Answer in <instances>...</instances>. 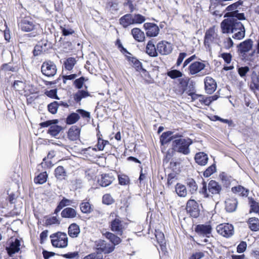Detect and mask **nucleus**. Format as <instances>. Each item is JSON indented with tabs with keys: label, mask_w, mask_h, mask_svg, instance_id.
<instances>
[{
	"label": "nucleus",
	"mask_w": 259,
	"mask_h": 259,
	"mask_svg": "<svg viewBox=\"0 0 259 259\" xmlns=\"http://www.w3.org/2000/svg\"><path fill=\"white\" fill-rule=\"evenodd\" d=\"M222 31L223 33H232V38L240 40L245 36V30L241 22L234 18H228L224 20L221 23Z\"/></svg>",
	"instance_id": "obj_1"
},
{
	"label": "nucleus",
	"mask_w": 259,
	"mask_h": 259,
	"mask_svg": "<svg viewBox=\"0 0 259 259\" xmlns=\"http://www.w3.org/2000/svg\"><path fill=\"white\" fill-rule=\"evenodd\" d=\"M193 143V140L189 138H179L172 142L171 148L175 152L187 155L190 153V146Z\"/></svg>",
	"instance_id": "obj_2"
},
{
	"label": "nucleus",
	"mask_w": 259,
	"mask_h": 259,
	"mask_svg": "<svg viewBox=\"0 0 259 259\" xmlns=\"http://www.w3.org/2000/svg\"><path fill=\"white\" fill-rule=\"evenodd\" d=\"M202 188L199 190V193L203 195L204 198L211 197L210 195L220 194L222 191V186L219 183L214 180H211L208 185L203 180L202 182Z\"/></svg>",
	"instance_id": "obj_3"
},
{
	"label": "nucleus",
	"mask_w": 259,
	"mask_h": 259,
	"mask_svg": "<svg viewBox=\"0 0 259 259\" xmlns=\"http://www.w3.org/2000/svg\"><path fill=\"white\" fill-rule=\"evenodd\" d=\"M18 25L23 31H33L31 35L32 36H35L39 33L38 28H39V25L29 17L22 18L18 23Z\"/></svg>",
	"instance_id": "obj_4"
},
{
	"label": "nucleus",
	"mask_w": 259,
	"mask_h": 259,
	"mask_svg": "<svg viewBox=\"0 0 259 259\" xmlns=\"http://www.w3.org/2000/svg\"><path fill=\"white\" fill-rule=\"evenodd\" d=\"M206 65L202 62L195 61L188 67L189 73L192 75L203 76L209 73V71L205 68Z\"/></svg>",
	"instance_id": "obj_5"
},
{
	"label": "nucleus",
	"mask_w": 259,
	"mask_h": 259,
	"mask_svg": "<svg viewBox=\"0 0 259 259\" xmlns=\"http://www.w3.org/2000/svg\"><path fill=\"white\" fill-rule=\"evenodd\" d=\"M220 38L214 27L208 29L205 34L204 45L208 49L211 48V44H214L220 46Z\"/></svg>",
	"instance_id": "obj_6"
},
{
	"label": "nucleus",
	"mask_w": 259,
	"mask_h": 259,
	"mask_svg": "<svg viewBox=\"0 0 259 259\" xmlns=\"http://www.w3.org/2000/svg\"><path fill=\"white\" fill-rule=\"evenodd\" d=\"M127 225V224L120 217L116 216L115 219L110 221L109 226L112 232L121 236L126 229Z\"/></svg>",
	"instance_id": "obj_7"
},
{
	"label": "nucleus",
	"mask_w": 259,
	"mask_h": 259,
	"mask_svg": "<svg viewBox=\"0 0 259 259\" xmlns=\"http://www.w3.org/2000/svg\"><path fill=\"white\" fill-rule=\"evenodd\" d=\"M51 242L53 246L65 248L68 245V237L65 233L57 232L51 235Z\"/></svg>",
	"instance_id": "obj_8"
},
{
	"label": "nucleus",
	"mask_w": 259,
	"mask_h": 259,
	"mask_svg": "<svg viewBox=\"0 0 259 259\" xmlns=\"http://www.w3.org/2000/svg\"><path fill=\"white\" fill-rule=\"evenodd\" d=\"M58 119L49 120L39 123L41 127H46L50 126L48 131V133L53 137H56L62 130L61 126L56 125L58 123Z\"/></svg>",
	"instance_id": "obj_9"
},
{
	"label": "nucleus",
	"mask_w": 259,
	"mask_h": 259,
	"mask_svg": "<svg viewBox=\"0 0 259 259\" xmlns=\"http://www.w3.org/2000/svg\"><path fill=\"white\" fill-rule=\"evenodd\" d=\"M41 71L44 75L48 77H52L57 72L56 66L53 62L46 61L41 65Z\"/></svg>",
	"instance_id": "obj_10"
},
{
	"label": "nucleus",
	"mask_w": 259,
	"mask_h": 259,
	"mask_svg": "<svg viewBox=\"0 0 259 259\" xmlns=\"http://www.w3.org/2000/svg\"><path fill=\"white\" fill-rule=\"evenodd\" d=\"M218 233L223 237L229 238L234 233V227L230 224H221L216 228Z\"/></svg>",
	"instance_id": "obj_11"
},
{
	"label": "nucleus",
	"mask_w": 259,
	"mask_h": 259,
	"mask_svg": "<svg viewBox=\"0 0 259 259\" xmlns=\"http://www.w3.org/2000/svg\"><path fill=\"white\" fill-rule=\"evenodd\" d=\"M96 249L99 252L107 254L112 252L115 249L113 245L103 240H99L95 242Z\"/></svg>",
	"instance_id": "obj_12"
},
{
	"label": "nucleus",
	"mask_w": 259,
	"mask_h": 259,
	"mask_svg": "<svg viewBox=\"0 0 259 259\" xmlns=\"http://www.w3.org/2000/svg\"><path fill=\"white\" fill-rule=\"evenodd\" d=\"M187 211L191 217L197 218L200 212L198 204L194 199H190L188 201L186 205Z\"/></svg>",
	"instance_id": "obj_13"
},
{
	"label": "nucleus",
	"mask_w": 259,
	"mask_h": 259,
	"mask_svg": "<svg viewBox=\"0 0 259 259\" xmlns=\"http://www.w3.org/2000/svg\"><path fill=\"white\" fill-rule=\"evenodd\" d=\"M212 228L210 225L200 224L195 228V231L200 236L209 237Z\"/></svg>",
	"instance_id": "obj_14"
},
{
	"label": "nucleus",
	"mask_w": 259,
	"mask_h": 259,
	"mask_svg": "<svg viewBox=\"0 0 259 259\" xmlns=\"http://www.w3.org/2000/svg\"><path fill=\"white\" fill-rule=\"evenodd\" d=\"M157 50L161 55H167L171 52L172 46L166 41H161L157 44Z\"/></svg>",
	"instance_id": "obj_15"
},
{
	"label": "nucleus",
	"mask_w": 259,
	"mask_h": 259,
	"mask_svg": "<svg viewBox=\"0 0 259 259\" xmlns=\"http://www.w3.org/2000/svg\"><path fill=\"white\" fill-rule=\"evenodd\" d=\"M144 27L146 30V34L147 36L155 37L159 33V27L155 24L152 23H146L144 24Z\"/></svg>",
	"instance_id": "obj_16"
},
{
	"label": "nucleus",
	"mask_w": 259,
	"mask_h": 259,
	"mask_svg": "<svg viewBox=\"0 0 259 259\" xmlns=\"http://www.w3.org/2000/svg\"><path fill=\"white\" fill-rule=\"evenodd\" d=\"M20 242L17 238H11L9 246L6 247V250L10 255L17 252L20 250Z\"/></svg>",
	"instance_id": "obj_17"
},
{
	"label": "nucleus",
	"mask_w": 259,
	"mask_h": 259,
	"mask_svg": "<svg viewBox=\"0 0 259 259\" xmlns=\"http://www.w3.org/2000/svg\"><path fill=\"white\" fill-rule=\"evenodd\" d=\"M252 47L253 41L251 39H247L239 44L238 51L241 54L244 55L251 50Z\"/></svg>",
	"instance_id": "obj_18"
},
{
	"label": "nucleus",
	"mask_w": 259,
	"mask_h": 259,
	"mask_svg": "<svg viewBox=\"0 0 259 259\" xmlns=\"http://www.w3.org/2000/svg\"><path fill=\"white\" fill-rule=\"evenodd\" d=\"M205 90L207 94L213 93L217 89V83L214 79L209 76H207L204 79Z\"/></svg>",
	"instance_id": "obj_19"
},
{
	"label": "nucleus",
	"mask_w": 259,
	"mask_h": 259,
	"mask_svg": "<svg viewBox=\"0 0 259 259\" xmlns=\"http://www.w3.org/2000/svg\"><path fill=\"white\" fill-rule=\"evenodd\" d=\"M114 178L111 174H103L100 179L98 180L99 184L102 187H107L110 185Z\"/></svg>",
	"instance_id": "obj_20"
},
{
	"label": "nucleus",
	"mask_w": 259,
	"mask_h": 259,
	"mask_svg": "<svg viewBox=\"0 0 259 259\" xmlns=\"http://www.w3.org/2000/svg\"><path fill=\"white\" fill-rule=\"evenodd\" d=\"M51 47V43L49 42L47 40L44 39L38 42L37 45L34 48V55L35 52L36 51H40L41 52H45L48 51Z\"/></svg>",
	"instance_id": "obj_21"
},
{
	"label": "nucleus",
	"mask_w": 259,
	"mask_h": 259,
	"mask_svg": "<svg viewBox=\"0 0 259 259\" xmlns=\"http://www.w3.org/2000/svg\"><path fill=\"white\" fill-rule=\"evenodd\" d=\"M195 160L197 164L201 166H204L207 163L208 158L206 154L200 152L196 154Z\"/></svg>",
	"instance_id": "obj_22"
},
{
	"label": "nucleus",
	"mask_w": 259,
	"mask_h": 259,
	"mask_svg": "<svg viewBox=\"0 0 259 259\" xmlns=\"http://www.w3.org/2000/svg\"><path fill=\"white\" fill-rule=\"evenodd\" d=\"M103 235L113 244L112 245L114 247L119 244L121 241V239L119 237L112 233L106 232L103 233Z\"/></svg>",
	"instance_id": "obj_23"
},
{
	"label": "nucleus",
	"mask_w": 259,
	"mask_h": 259,
	"mask_svg": "<svg viewBox=\"0 0 259 259\" xmlns=\"http://www.w3.org/2000/svg\"><path fill=\"white\" fill-rule=\"evenodd\" d=\"M238 202L236 199L230 198L225 201L226 209L227 211L232 212L236 210Z\"/></svg>",
	"instance_id": "obj_24"
},
{
	"label": "nucleus",
	"mask_w": 259,
	"mask_h": 259,
	"mask_svg": "<svg viewBox=\"0 0 259 259\" xmlns=\"http://www.w3.org/2000/svg\"><path fill=\"white\" fill-rule=\"evenodd\" d=\"M80 129L76 126H72L68 132V138L71 141H75L79 137Z\"/></svg>",
	"instance_id": "obj_25"
},
{
	"label": "nucleus",
	"mask_w": 259,
	"mask_h": 259,
	"mask_svg": "<svg viewBox=\"0 0 259 259\" xmlns=\"http://www.w3.org/2000/svg\"><path fill=\"white\" fill-rule=\"evenodd\" d=\"M120 24L124 28L127 27L131 24H133V15L130 14H127L119 19Z\"/></svg>",
	"instance_id": "obj_26"
},
{
	"label": "nucleus",
	"mask_w": 259,
	"mask_h": 259,
	"mask_svg": "<svg viewBox=\"0 0 259 259\" xmlns=\"http://www.w3.org/2000/svg\"><path fill=\"white\" fill-rule=\"evenodd\" d=\"M80 232L79 226L75 223L71 224L68 227V235L72 238L77 237Z\"/></svg>",
	"instance_id": "obj_27"
},
{
	"label": "nucleus",
	"mask_w": 259,
	"mask_h": 259,
	"mask_svg": "<svg viewBox=\"0 0 259 259\" xmlns=\"http://www.w3.org/2000/svg\"><path fill=\"white\" fill-rule=\"evenodd\" d=\"M132 34L134 38L139 42H142L145 39L144 33L138 28H133L132 30Z\"/></svg>",
	"instance_id": "obj_28"
},
{
	"label": "nucleus",
	"mask_w": 259,
	"mask_h": 259,
	"mask_svg": "<svg viewBox=\"0 0 259 259\" xmlns=\"http://www.w3.org/2000/svg\"><path fill=\"white\" fill-rule=\"evenodd\" d=\"M61 216L65 218H74L76 217V211L71 207H67L64 209L61 213Z\"/></svg>",
	"instance_id": "obj_29"
},
{
	"label": "nucleus",
	"mask_w": 259,
	"mask_h": 259,
	"mask_svg": "<svg viewBox=\"0 0 259 259\" xmlns=\"http://www.w3.org/2000/svg\"><path fill=\"white\" fill-rule=\"evenodd\" d=\"M157 50L156 49L152 40L148 41L146 48V52L151 57H156L157 56Z\"/></svg>",
	"instance_id": "obj_30"
},
{
	"label": "nucleus",
	"mask_w": 259,
	"mask_h": 259,
	"mask_svg": "<svg viewBox=\"0 0 259 259\" xmlns=\"http://www.w3.org/2000/svg\"><path fill=\"white\" fill-rule=\"evenodd\" d=\"M89 93L84 90H79L73 95V99L76 103H79L82 99L89 97Z\"/></svg>",
	"instance_id": "obj_31"
},
{
	"label": "nucleus",
	"mask_w": 259,
	"mask_h": 259,
	"mask_svg": "<svg viewBox=\"0 0 259 259\" xmlns=\"http://www.w3.org/2000/svg\"><path fill=\"white\" fill-rule=\"evenodd\" d=\"M225 17H229V18H234L238 21L245 19L244 14L238 13V11L228 12L225 15Z\"/></svg>",
	"instance_id": "obj_32"
},
{
	"label": "nucleus",
	"mask_w": 259,
	"mask_h": 259,
	"mask_svg": "<svg viewBox=\"0 0 259 259\" xmlns=\"http://www.w3.org/2000/svg\"><path fill=\"white\" fill-rule=\"evenodd\" d=\"M173 132L171 131H167L166 132H164L162 134L160 137V142L162 145H164L171 140V135H172Z\"/></svg>",
	"instance_id": "obj_33"
},
{
	"label": "nucleus",
	"mask_w": 259,
	"mask_h": 259,
	"mask_svg": "<svg viewBox=\"0 0 259 259\" xmlns=\"http://www.w3.org/2000/svg\"><path fill=\"white\" fill-rule=\"evenodd\" d=\"M55 175L58 180H62L66 177V171L62 166H59L55 169Z\"/></svg>",
	"instance_id": "obj_34"
},
{
	"label": "nucleus",
	"mask_w": 259,
	"mask_h": 259,
	"mask_svg": "<svg viewBox=\"0 0 259 259\" xmlns=\"http://www.w3.org/2000/svg\"><path fill=\"white\" fill-rule=\"evenodd\" d=\"M175 191L177 194L182 197H185L187 196V190L185 185L178 183L175 187Z\"/></svg>",
	"instance_id": "obj_35"
},
{
	"label": "nucleus",
	"mask_w": 259,
	"mask_h": 259,
	"mask_svg": "<svg viewBox=\"0 0 259 259\" xmlns=\"http://www.w3.org/2000/svg\"><path fill=\"white\" fill-rule=\"evenodd\" d=\"M249 228L253 231L259 230V220L256 218H251L248 221Z\"/></svg>",
	"instance_id": "obj_36"
},
{
	"label": "nucleus",
	"mask_w": 259,
	"mask_h": 259,
	"mask_svg": "<svg viewBox=\"0 0 259 259\" xmlns=\"http://www.w3.org/2000/svg\"><path fill=\"white\" fill-rule=\"evenodd\" d=\"M232 191L234 193H237L242 196H247L248 194L249 190L245 189L241 186L234 187L232 188Z\"/></svg>",
	"instance_id": "obj_37"
},
{
	"label": "nucleus",
	"mask_w": 259,
	"mask_h": 259,
	"mask_svg": "<svg viewBox=\"0 0 259 259\" xmlns=\"http://www.w3.org/2000/svg\"><path fill=\"white\" fill-rule=\"evenodd\" d=\"M186 184L191 194H194L197 191L198 186L196 182L193 179H188L187 180Z\"/></svg>",
	"instance_id": "obj_38"
},
{
	"label": "nucleus",
	"mask_w": 259,
	"mask_h": 259,
	"mask_svg": "<svg viewBox=\"0 0 259 259\" xmlns=\"http://www.w3.org/2000/svg\"><path fill=\"white\" fill-rule=\"evenodd\" d=\"M47 178L48 174L47 172H42L34 178V182L35 184H43L47 181Z\"/></svg>",
	"instance_id": "obj_39"
},
{
	"label": "nucleus",
	"mask_w": 259,
	"mask_h": 259,
	"mask_svg": "<svg viewBox=\"0 0 259 259\" xmlns=\"http://www.w3.org/2000/svg\"><path fill=\"white\" fill-rule=\"evenodd\" d=\"M80 117L79 114L76 113H72L68 116L66 118V123L68 124H72L77 122Z\"/></svg>",
	"instance_id": "obj_40"
},
{
	"label": "nucleus",
	"mask_w": 259,
	"mask_h": 259,
	"mask_svg": "<svg viewBox=\"0 0 259 259\" xmlns=\"http://www.w3.org/2000/svg\"><path fill=\"white\" fill-rule=\"evenodd\" d=\"M80 208L81 212L84 213H89L92 210L91 205L88 201L81 202L80 204Z\"/></svg>",
	"instance_id": "obj_41"
},
{
	"label": "nucleus",
	"mask_w": 259,
	"mask_h": 259,
	"mask_svg": "<svg viewBox=\"0 0 259 259\" xmlns=\"http://www.w3.org/2000/svg\"><path fill=\"white\" fill-rule=\"evenodd\" d=\"M76 63V60L74 58H68L64 62V67L66 70H71L73 69Z\"/></svg>",
	"instance_id": "obj_42"
},
{
	"label": "nucleus",
	"mask_w": 259,
	"mask_h": 259,
	"mask_svg": "<svg viewBox=\"0 0 259 259\" xmlns=\"http://www.w3.org/2000/svg\"><path fill=\"white\" fill-rule=\"evenodd\" d=\"M167 75L172 79L181 77L183 73L178 70H172L167 72Z\"/></svg>",
	"instance_id": "obj_43"
},
{
	"label": "nucleus",
	"mask_w": 259,
	"mask_h": 259,
	"mask_svg": "<svg viewBox=\"0 0 259 259\" xmlns=\"http://www.w3.org/2000/svg\"><path fill=\"white\" fill-rule=\"evenodd\" d=\"M216 171L215 164H213L209 166L203 172L204 177L207 178L210 176Z\"/></svg>",
	"instance_id": "obj_44"
},
{
	"label": "nucleus",
	"mask_w": 259,
	"mask_h": 259,
	"mask_svg": "<svg viewBox=\"0 0 259 259\" xmlns=\"http://www.w3.org/2000/svg\"><path fill=\"white\" fill-rule=\"evenodd\" d=\"M250 206V212H257L259 211V204L253 199H250L249 201Z\"/></svg>",
	"instance_id": "obj_45"
},
{
	"label": "nucleus",
	"mask_w": 259,
	"mask_h": 259,
	"mask_svg": "<svg viewBox=\"0 0 259 259\" xmlns=\"http://www.w3.org/2000/svg\"><path fill=\"white\" fill-rule=\"evenodd\" d=\"M58 108V101H54L48 106V109L50 112L52 114H55L57 113Z\"/></svg>",
	"instance_id": "obj_46"
},
{
	"label": "nucleus",
	"mask_w": 259,
	"mask_h": 259,
	"mask_svg": "<svg viewBox=\"0 0 259 259\" xmlns=\"http://www.w3.org/2000/svg\"><path fill=\"white\" fill-rule=\"evenodd\" d=\"M242 4L243 2L239 1L228 6L226 8V10L229 11V12L237 11L236 9L238 8L239 6L242 5Z\"/></svg>",
	"instance_id": "obj_47"
},
{
	"label": "nucleus",
	"mask_w": 259,
	"mask_h": 259,
	"mask_svg": "<svg viewBox=\"0 0 259 259\" xmlns=\"http://www.w3.org/2000/svg\"><path fill=\"white\" fill-rule=\"evenodd\" d=\"M118 181L120 185H126L130 183V179L128 176L125 175H118Z\"/></svg>",
	"instance_id": "obj_48"
},
{
	"label": "nucleus",
	"mask_w": 259,
	"mask_h": 259,
	"mask_svg": "<svg viewBox=\"0 0 259 259\" xmlns=\"http://www.w3.org/2000/svg\"><path fill=\"white\" fill-rule=\"evenodd\" d=\"M133 24H141L145 21V17L140 14L133 15Z\"/></svg>",
	"instance_id": "obj_49"
},
{
	"label": "nucleus",
	"mask_w": 259,
	"mask_h": 259,
	"mask_svg": "<svg viewBox=\"0 0 259 259\" xmlns=\"http://www.w3.org/2000/svg\"><path fill=\"white\" fill-rule=\"evenodd\" d=\"M102 201L104 204L110 205L114 202V199L109 194H106L103 195Z\"/></svg>",
	"instance_id": "obj_50"
},
{
	"label": "nucleus",
	"mask_w": 259,
	"mask_h": 259,
	"mask_svg": "<svg viewBox=\"0 0 259 259\" xmlns=\"http://www.w3.org/2000/svg\"><path fill=\"white\" fill-rule=\"evenodd\" d=\"M107 144H109V142L108 141L104 140L102 139L99 138L97 146L99 150L102 151L104 150L105 145Z\"/></svg>",
	"instance_id": "obj_51"
},
{
	"label": "nucleus",
	"mask_w": 259,
	"mask_h": 259,
	"mask_svg": "<svg viewBox=\"0 0 259 259\" xmlns=\"http://www.w3.org/2000/svg\"><path fill=\"white\" fill-rule=\"evenodd\" d=\"M247 247V244L244 241H241L237 247V252L238 253H243L244 252Z\"/></svg>",
	"instance_id": "obj_52"
},
{
	"label": "nucleus",
	"mask_w": 259,
	"mask_h": 259,
	"mask_svg": "<svg viewBox=\"0 0 259 259\" xmlns=\"http://www.w3.org/2000/svg\"><path fill=\"white\" fill-rule=\"evenodd\" d=\"M84 80V77L82 76L79 78L75 79L74 81V84L75 87L78 89L82 88Z\"/></svg>",
	"instance_id": "obj_53"
},
{
	"label": "nucleus",
	"mask_w": 259,
	"mask_h": 259,
	"mask_svg": "<svg viewBox=\"0 0 259 259\" xmlns=\"http://www.w3.org/2000/svg\"><path fill=\"white\" fill-rule=\"evenodd\" d=\"M249 70V68L248 66L241 67L238 69V73L242 77L245 76Z\"/></svg>",
	"instance_id": "obj_54"
},
{
	"label": "nucleus",
	"mask_w": 259,
	"mask_h": 259,
	"mask_svg": "<svg viewBox=\"0 0 259 259\" xmlns=\"http://www.w3.org/2000/svg\"><path fill=\"white\" fill-rule=\"evenodd\" d=\"M233 41L230 37H228L224 40V47L227 49H229L233 46Z\"/></svg>",
	"instance_id": "obj_55"
},
{
	"label": "nucleus",
	"mask_w": 259,
	"mask_h": 259,
	"mask_svg": "<svg viewBox=\"0 0 259 259\" xmlns=\"http://www.w3.org/2000/svg\"><path fill=\"white\" fill-rule=\"evenodd\" d=\"M221 57L224 59L225 62L227 63H230L232 60V56L230 53H222L221 55Z\"/></svg>",
	"instance_id": "obj_56"
},
{
	"label": "nucleus",
	"mask_w": 259,
	"mask_h": 259,
	"mask_svg": "<svg viewBox=\"0 0 259 259\" xmlns=\"http://www.w3.org/2000/svg\"><path fill=\"white\" fill-rule=\"evenodd\" d=\"M250 88L252 90H253L254 91H259V76H257L256 81L253 80L252 82H251V83L250 84Z\"/></svg>",
	"instance_id": "obj_57"
},
{
	"label": "nucleus",
	"mask_w": 259,
	"mask_h": 259,
	"mask_svg": "<svg viewBox=\"0 0 259 259\" xmlns=\"http://www.w3.org/2000/svg\"><path fill=\"white\" fill-rule=\"evenodd\" d=\"M72 203V201L66 198L65 197H63L62 200L59 202V205L63 208L64 207L68 205H70Z\"/></svg>",
	"instance_id": "obj_58"
},
{
	"label": "nucleus",
	"mask_w": 259,
	"mask_h": 259,
	"mask_svg": "<svg viewBox=\"0 0 259 259\" xmlns=\"http://www.w3.org/2000/svg\"><path fill=\"white\" fill-rule=\"evenodd\" d=\"M24 87L23 82L21 81L16 80L15 81L13 84V88L16 90H20L23 89Z\"/></svg>",
	"instance_id": "obj_59"
},
{
	"label": "nucleus",
	"mask_w": 259,
	"mask_h": 259,
	"mask_svg": "<svg viewBox=\"0 0 259 259\" xmlns=\"http://www.w3.org/2000/svg\"><path fill=\"white\" fill-rule=\"evenodd\" d=\"M155 237L159 244L165 242L164 234L161 232H158L156 234Z\"/></svg>",
	"instance_id": "obj_60"
},
{
	"label": "nucleus",
	"mask_w": 259,
	"mask_h": 259,
	"mask_svg": "<svg viewBox=\"0 0 259 259\" xmlns=\"http://www.w3.org/2000/svg\"><path fill=\"white\" fill-rule=\"evenodd\" d=\"M46 94L49 97H50L52 98L58 99V97L57 95V90L55 89H52L49 91H47L46 93Z\"/></svg>",
	"instance_id": "obj_61"
},
{
	"label": "nucleus",
	"mask_w": 259,
	"mask_h": 259,
	"mask_svg": "<svg viewBox=\"0 0 259 259\" xmlns=\"http://www.w3.org/2000/svg\"><path fill=\"white\" fill-rule=\"evenodd\" d=\"M76 112L81 115V116L83 118H90V112L86 111L83 109H77L76 110Z\"/></svg>",
	"instance_id": "obj_62"
},
{
	"label": "nucleus",
	"mask_w": 259,
	"mask_h": 259,
	"mask_svg": "<svg viewBox=\"0 0 259 259\" xmlns=\"http://www.w3.org/2000/svg\"><path fill=\"white\" fill-rule=\"evenodd\" d=\"M187 54L186 53H180L178 58L177 61L176 65L177 66H179L181 63H182L184 58L186 57Z\"/></svg>",
	"instance_id": "obj_63"
},
{
	"label": "nucleus",
	"mask_w": 259,
	"mask_h": 259,
	"mask_svg": "<svg viewBox=\"0 0 259 259\" xmlns=\"http://www.w3.org/2000/svg\"><path fill=\"white\" fill-rule=\"evenodd\" d=\"M83 259H103V257L95 253H91L85 256Z\"/></svg>",
	"instance_id": "obj_64"
}]
</instances>
